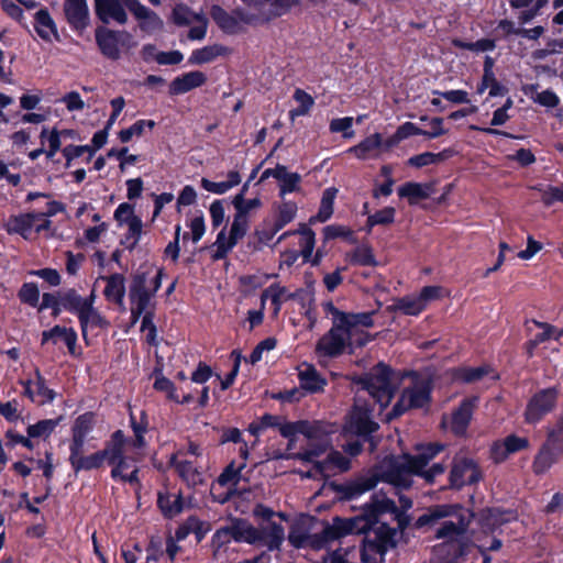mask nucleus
Instances as JSON below:
<instances>
[{
    "instance_id": "obj_42",
    "label": "nucleus",
    "mask_w": 563,
    "mask_h": 563,
    "mask_svg": "<svg viewBox=\"0 0 563 563\" xmlns=\"http://www.w3.org/2000/svg\"><path fill=\"white\" fill-rule=\"evenodd\" d=\"M452 155L453 152L451 150H443L440 153L424 152L410 157L407 163L408 165L413 166L416 168H421L428 165H435L442 163Z\"/></svg>"
},
{
    "instance_id": "obj_3",
    "label": "nucleus",
    "mask_w": 563,
    "mask_h": 563,
    "mask_svg": "<svg viewBox=\"0 0 563 563\" xmlns=\"http://www.w3.org/2000/svg\"><path fill=\"white\" fill-rule=\"evenodd\" d=\"M472 518V511L460 505H437L418 518L417 526L435 527V538L443 540L433 548L430 563H461L470 550Z\"/></svg>"
},
{
    "instance_id": "obj_61",
    "label": "nucleus",
    "mask_w": 563,
    "mask_h": 563,
    "mask_svg": "<svg viewBox=\"0 0 563 563\" xmlns=\"http://www.w3.org/2000/svg\"><path fill=\"white\" fill-rule=\"evenodd\" d=\"M353 118L344 117L339 119H333L330 122L331 132L338 133L343 132V136L346 139H352L354 136V131L352 130Z\"/></svg>"
},
{
    "instance_id": "obj_36",
    "label": "nucleus",
    "mask_w": 563,
    "mask_h": 563,
    "mask_svg": "<svg viewBox=\"0 0 563 563\" xmlns=\"http://www.w3.org/2000/svg\"><path fill=\"white\" fill-rule=\"evenodd\" d=\"M34 27L38 36L45 41L51 42L54 38H57L56 25L48 12L45 10L36 12Z\"/></svg>"
},
{
    "instance_id": "obj_50",
    "label": "nucleus",
    "mask_w": 563,
    "mask_h": 563,
    "mask_svg": "<svg viewBox=\"0 0 563 563\" xmlns=\"http://www.w3.org/2000/svg\"><path fill=\"white\" fill-rule=\"evenodd\" d=\"M154 388L158 391L165 393L167 398L175 402L188 404L192 400V396L190 394L184 395L180 399L179 395L176 393L174 384L162 375L156 377Z\"/></svg>"
},
{
    "instance_id": "obj_39",
    "label": "nucleus",
    "mask_w": 563,
    "mask_h": 563,
    "mask_svg": "<svg viewBox=\"0 0 563 563\" xmlns=\"http://www.w3.org/2000/svg\"><path fill=\"white\" fill-rule=\"evenodd\" d=\"M241 183V176L238 172L232 170L228 174V179L224 181H212L207 178L201 179V186L205 190L216 194L223 195L231 188L238 186Z\"/></svg>"
},
{
    "instance_id": "obj_19",
    "label": "nucleus",
    "mask_w": 563,
    "mask_h": 563,
    "mask_svg": "<svg viewBox=\"0 0 563 563\" xmlns=\"http://www.w3.org/2000/svg\"><path fill=\"white\" fill-rule=\"evenodd\" d=\"M479 479V471L472 460L456 459L451 471L450 482L454 488L476 483Z\"/></svg>"
},
{
    "instance_id": "obj_45",
    "label": "nucleus",
    "mask_w": 563,
    "mask_h": 563,
    "mask_svg": "<svg viewBox=\"0 0 563 563\" xmlns=\"http://www.w3.org/2000/svg\"><path fill=\"white\" fill-rule=\"evenodd\" d=\"M78 319L84 338H86L87 331L89 329L102 328L107 325L106 320L93 306L88 308L85 312H82V314H79Z\"/></svg>"
},
{
    "instance_id": "obj_17",
    "label": "nucleus",
    "mask_w": 563,
    "mask_h": 563,
    "mask_svg": "<svg viewBox=\"0 0 563 563\" xmlns=\"http://www.w3.org/2000/svg\"><path fill=\"white\" fill-rule=\"evenodd\" d=\"M49 225L51 221L44 213H25L10 219L8 231L21 234L24 239H31L34 233L48 230Z\"/></svg>"
},
{
    "instance_id": "obj_37",
    "label": "nucleus",
    "mask_w": 563,
    "mask_h": 563,
    "mask_svg": "<svg viewBox=\"0 0 563 563\" xmlns=\"http://www.w3.org/2000/svg\"><path fill=\"white\" fill-rule=\"evenodd\" d=\"M26 396L36 404H45L54 399V393L48 389L40 375L35 382L24 384Z\"/></svg>"
},
{
    "instance_id": "obj_46",
    "label": "nucleus",
    "mask_w": 563,
    "mask_h": 563,
    "mask_svg": "<svg viewBox=\"0 0 563 563\" xmlns=\"http://www.w3.org/2000/svg\"><path fill=\"white\" fill-rule=\"evenodd\" d=\"M295 233H298L300 235L299 246L301 256L303 257L305 261H310L316 244L314 232L306 224H301L300 228Z\"/></svg>"
},
{
    "instance_id": "obj_14",
    "label": "nucleus",
    "mask_w": 563,
    "mask_h": 563,
    "mask_svg": "<svg viewBox=\"0 0 563 563\" xmlns=\"http://www.w3.org/2000/svg\"><path fill=\"white\" fill-rule=\"evenodd\" d=\"M95 422V416L90 412L76 418L71 427L70 454L87 451L96 446L93 443L96 438L92 435Z\"/></svg>"
},
{
    "instance_id": "obj_57",
    "label": "nucleus",
    "mask_w": 563,
    "mask_h": 563,
    "mask_svg": "<svg viewBox=\"0 0 563 563\" xmlns=\"http://www.w3.org/2000/svg\"><path fill=\"white\" fill-rule=\"evenodd\" d=\"M276 277L275 274H266L257 272L252 275L242 276L240 282L246 290H255L265 286L271 278Z\"/></svg>"
},
{
    "instance_id": "obj_59",
    "label": "nucleus",
    "mask_w": 563,
    "mask_h": 563,
    "mask_svg": "<svg viewBox=\"0 0 563 563\" xmlns=\"http://www.w3.org/2000/svg\"><path fill=\"white\" fill-rule=\"evenodd\" d=\"M351 262L363 266L376 265L373 251L367 245L357 246L351 255Z\"/></svg>"
},
{
    "instance_id": "obj_10",
    "label": "nucleus",
    "mask_w": 563,
    "mask_h": 563,
    "mask_svg": "<svg viewBox=\"0 0 563 563\" xmlns=\"http://www.w3.org/2000/svg\"><path fill=\"white\" fill-rule=\"evenodd\" d=\"M121 431H115L110 442L101 451L85 455L86 451L69 454V462L75 472L91 471L101 467L104 463L114 464L120 455L119 443Z\"/></svg>"
},
{
    "instance_id": "obj_20",
    "label": "nucleus",
    "mask_w": 563,
    "mask_h": 563,
    "mask_svg": "<svg viewBox=\"0 0 563 563\" xmlns=\"http://www.w3.org/2000/svg\"><path fill=\"white\" fill-rule=\"evenodd\" d=\"M128 9L139 22V26L146 33H154L163 29V20L139 0H129Z\"/></svg>"
},
{
    "instance_id": "obj_30",
    "label": "nucleus",
    "mask_w": 563,
    "mask_h": 563,
    "mask_svg": "<svg viewBox=\"0 0 563 563\" xmlns=\"http://www.w3.org/2000/svg\"><path fill=\"white\" fill-rule=\"evenodd\" d=\"M58 340H62L68 347V351L71 355H76V342H77V333L73 328H65L55 325L48 331H44L42 333V343L45 344L48 341H53L56 343Z\"/></svg>"
},
{
    "instance_id": "obj_6",
    "label": "nucleus",
    "mask_w": 563,
    "mask_h": 563,
    "mask_svg": "<svg viewBox=\"0 0 563 563\" xmlns=\"http://www.w3.org/2000/svg\"><path fill=\"white\" fill-rule=\"evenodd\" d=\"M285 531L282 526L268 522L255 529L246 521H234L230 527L222 528L213 536V543L220 548L231 540L251 544L262 543L269 550L278 549L284 541Z\"/></svg>"
},
{
    "instance_id": "obj_41",
    "label": "nucleus",
    "mask_w": 563,
    "mask_h": 563,
    "mask_svg": "<svg viewBox=\"0 0 563 563\" xmlns=\"http://www.w3.org/2000/svg\"><path fill=\"white\" fill-rule=\"evenodd\" d=\"M338 194V189L334 187L327 188L321 198L320 208L318 213L310 219V223L325 222L333 213V203Z\"/></svg>"
},
{
    "instance_id": "obj_25",
    "label": "nucleus",
    "mask_w": 563,
    "mask_h": 563,
    "mask_svg": "<svg viewBox=\"0 0 563 563\" xmlns=\"http://www.w3.org/2000/svg\"><path fill=\"white\" fill-rule=\"evenodd\" d=\"M384 140L379 133H374L357 145L352 146L347 152L352 153L358 159L376 158L383 151Z\"/></svg>"
},
{
    "instance_id": "obj_43",
    "label": "nucleus",
    "mask_w": 563,
    "mask_h": 563,
    "mask_svg": "<svg viewBox=\"0 0 563 563\" xmlns=\"http://www.w3.org/2000/svg\"><path fill=\"white\" fill-rule=\"evenodd\" d=\"M60 422V418L57 419H45L34 424H30L26 429L27 435L33 439L47 440L57 426Z\"/></svg>"
},
{
    "instance_id": "obj_23",
    "label": "nucleus",
    "mask_w": 563,
    "mask_h": 563,
    "mask_svg": "<svg viewBox=\"0 0 563 563\" xmlns=\"http://www.w3.org/2000/svg\"><path fill=\"white\" fill-rule=\"evenodd\" d=\"M434 191L433 183H416L408 181L399 186L397 189L400 198H406L410 205L429 198Z\"/></svg>"
},
{
    "instance_id": "obj_27",
    "label": "nucleus",
    "mask_w": 563,
    "mask_h": 563,
    "mask_svg": "<svg viewBox=\"0 0 563 563\" xmlns=\"http://www.w3.org/2000/svg\"><path fill=\"white\" fill-rule=\"evenodd\" d=\"M96 297L95 289L91 290L88 297H82L75 290H68L62 298V306L65 310L78 317L95 305Z\"/></svg>"
},
{
    "instance_id": "obj_24",
    "label": "nucleus",
    "mask_w": 563,
    "mask_h": 563,
    "mask_svg": "<svg viewBox=\"0 0 563 563\" xmlns=\"http://www.w3.org/2000/svg\"><path fill=\"white\" fill-rule=\"evenodd\" d=\"M207 81V76L199 70L189 71L176 77L169 85L172 95H183L195 88L201 87Z\"/></svg>"
},
{
    "instance_id": "obj_12",
    "label": "nucleus",
    "mask_w": 563,
    "mask_h": 563,
    "mask_svg": "<svg viewBox=\"0 0 563 563\" xmlns=\"http://www.w3.org/2000/svg\"><path fill=\"white\" fill-rule=\"evenodd\" d=\"M249 230V218L235 214L229 232L222 229L213 243V258H223L242 240Z\"/></svg>"
},
{
    "instance_id": "obj_55",
    "label": "nucleus",
    "mask_w": 563,
    "mask_h": 563,
    "mask_svg": "<svg viewBox=\"0 0 563 563\" xmlns=\"http://www.w3.org/2000/svg\"><path fill=\"white\" fill-rule=\"evenodd\" d=\"M556 456L554 452L544 446L536 456L533 462V470L537 474L545 473L555 462Z\"/></svg>"
},
{
    "instance_id": "obj_1",
    "label": "nucleus",
    "mask_w": 563,
    "mask_h": 563,
    "mask_svg": "<svg viewBox=\"0 0 563 563\" xmlns=\"http://www.w3.org/2000/svg\"><path fill=\"white\" fill-rule=\"evenodd\" d=\"M260 421L265 429L269 427H277L280 434L289 440L288 450L295 448L300 435L305 438L308 448L303 452H299L297 454L276 453L274 457H297L305 462L312 463L313 466L309 472H307V477L320 476L321 478H328L336 472H344L350 467V461L336 451H331L324 461L317 460L330 445V441L328 439L329 431L325 430L322 423H310L308 421H282L280 418L272 415H264Z\"/></svg>"
},
{
    "instance_id": "obj_52",
    "label": "nucleus",
    "mask_w": 563,
    "mask_h": 563,
    "mask_svg": "<svg viewBox=\"0 0 563 563\" xmlns=\"http://www.w3.org/2000/svg\"><path fill=\"white\" fill-rule=\"evenodd\" d=\"M294 99L298 103V107L289 112L292 120L297 117L306 115L314 103L312 97L301 89L295 91Z\"/></svg>"
},
{
    "instance_id": "obj_18",
    "label": "nucleus",
    "mask_w": 563,
    "mask_h": 563,
    "mask_svg": "<svg viewBox=\"0 0 563 563\" xmlns=\"http://www.w3.org/2000/svg\"><path fill=\"white\" fill-rule=\"evenodd\" d=\"M93 2L96 15L103 23H126L125 8H128L129 0H93Z\"/></svg>"
},
{
    "instance_id": "obj_9",
    "label": "nucleus",
    "mask_w": 563,
    "mask_h": 563,
    "mask_svg": "<svg viewBox=\"0 0 563 563\" xmlns=\"http://www.w3.org/2000/svg\"><path fill=\"white\" fill-rule=\"evenodd\" d=\"M400 380L398 374L391 372L386 365L378 364L364 379V389L385 409L393 397L394 388Z\"/></svg>"
},
{
    "instance_id": "obj_62",
    "label": "nucleus",
    "mask_w": 563,
    "mask_h": 563,
    "mask_svg": "<svg viewBox=\"0 0 563 563\" xmlns=\"http://www.w3.org/2000/svg\"><path fill=\"white\" fill-rule=\"evenodd\" d=\"M357 551L354 548L339 549L330 554L327 563H356Z\"/></svg>"
},
{
    "instance_id": "obj_35",
    "label": "nucleus",
    "mask_w": 563,
    "mask_h": 563,
    "mask_svg": "<svg viewBox=\"0 0 563 563\" xmlns=\"http://www.w3.org/2000/svg\"><path fill=\"white\" fill-rule=\"evenodd\" d=\"M157 504L164 516L169 518L177 516L184 509L180 495L169 492H161L158 494Z\"/></svg>"
},
{
    "instance_id": "obj_63",
    "label": "nucleus",
    "mask_w": 563,
    "mask_h": 563,
    "mask_svg": "<svg viewBox=\"0 0 563 563\" xmlns=\"http://www.w3.org/2000/svg\"><path fill=\"white\" fill-rule=\"evenodd\" d=\"M19 297L21 301L35 307L40 299V291L37 286L33 283L24 284L19 292Z\"/></svg>"
},
{
    "instance_id": "obj_28",
    "label": "nucleus",
    "mask_w": 563,
    "mask_h": 563,
    "mask_svg": "<svg viewBox=\"0 0 563 563\" xmlns=\"http://www.w3.org/2000/svg\"><path fill=\"white\" fill-rule=\"evenodd\" d=\"M183 451H178L170 459L172 464L176 467L179 476L187 483L188 486H197L203 482V475L191 462L183 459Z\"/></svg>"
},
{
    "instance_id": "obj_26",
    "label": "nucleus",
    "mask_w": 563,
    "mask_h": 563,
    "mask_svg": "<svg viewBox=\"0 0 563 563\" xmlns=\"http://www.w3.org/2000/svg\"><path fill=\"white\" fill-rule=\"evenodd\" d=\"M451 377L453 380L463 382V383H475L484 380L485 383H489L496 380L498 375L495 371L488 367H477V368H457L452 371Z\"/></svg>"
},
{
    "instance_id": "obj_29",
    "label": "nucleus",
    "mask_w": 563,
    "mask_h": 563,
    "mask_svg": "<svg viewBox=\"0 0 563 563\" xmlns=\"http://www.w3.org/2000/svg\"><path fill=\"white\" fill-rule=\"evenodd\" d=\"M65 13L68 22L75 29H85L89 21V11L86 0H66Z\"/></svg>"
},
{
    "instance_id": "obj_2",
    "label": "nucleus",
    "mask_w": 563,
    "mask_h": 563,
    "mask_svg": "<svg viewBox=\"0 0 563 563\" xmlns=\"http://www.w3.org/2000/svg\"><path fill=\"white\" fill-rule=\"evenodd\" d=\"M396 517V506L393 500L383 494H376L368 504L362 516L350 519L335 518L329 528L332 538H339L347 533H364L375 530L376 541H367L362 551V563H383L384 555L388 548L395 545L397 531L389 528L385 522L380 523L384 516Z\"/></svg>"
},
{
    "instance_id": "obj_56",
    "label": "nucleus",
    "mask_w": 563,
    "mask_h": 563,
    "mask_svg": "<svg viewBox=\"0 0 563 563\" xmlns=\"http://www.w3.org/2000/svg\"><path fill=\"white\" fill-rule=\"evenodd\" d=\"M376 483L377 481L375 476L360 478L358 481L347 485L346 495L349 498H356L357 496L375 487Z\"/></svg>"
},
{
    "instance_id": "obj_31",
    "label": "nucleus",
    "mask_w": 563,
    "mask_h": 563,
    "mask_svg": "<svg viewBox=\"0 0 563 563\" xmlns=\"http://www.w3.org/2000/svg\"><path fill=\"white\" fill-rule=\"evenodd\" d=\"M291 296L287 289L280 284L274 283L269 285L261 295L262 309H265L267 301H271L273 306V313L276 317L282 308L283 302L289 299Z\"/></svg>"
},
{
    "instance_id": "obj_32",
    "label": "nucleus",
    "mask_w": 563,
    "mask_h": 563,
    "mask_svg": "<svg viewBox=\"0 0 563 563\" xmlns=\"http://www.w3.org/2000/svg\"><path fill=\"white\" fill-rule=\"evenodd\" d=\"M102 279L106 282L103 295L107 300L122 306L125 295V284L123 276L120 274H114L109 277H103Z\"/></svg>"
},
{
    "instance_id": "obj_11",
    "label": "nucleus",
    "mask_w": 563,
    "mask_h": 563,
    "mask_svg": "<svg viewBox=\"0 0 563 563\" xmlns=\"http://www.w3.org/2000/svg\"><path fill=\"white\" fill-rule=\"evenodd\" d=\"M96 41L101 53L111 59H119L123 51L136 46L133 36L126 31H112L99 29L96 32Z\"/></svg>"
},
{
    "instance_id": "obj_60",
    "label": "nucleus",
    "mask_w": 563,
    "mask_h": 563,
    "mask_svg": "<svg viewBox=\"0 0 563 563\" xmlns=\"http://www.w3.org/2000/svg\"><path fill=\"white\" fill-rule=\"evenodd\" d=\"M446 291L441 286H426L418 294L420 301L424 309L433 301H437L444 297Z\"/></svg>"
},
{
    "instance_id": "obj_54",
    "label": "nucleus",
    "mask_w": 563,
    "mask_h": 563,
    "mask_svg": "<svg viewBox=\"0 0 563 563\" xmlns=\"http://www.w3.org/2000/svg\"><path fill=\"white\" fill-rule=\"evenodd\" d=\"M245 464L241 463L235 466L234 463H231L224 472L219 476L218 484L220 486H225L228 489H231L235 485H238L241 478V471L244 468Z\"/></svg>"
},
{
    "instance_id": "obj_33",
    "label": "nucleus",
    "mask_w": 563,
    "mask_h": 563,
    "mask_svg": "<svg viewBox=\"0 0 563 563\" xmlns=\"http://www.w3.org/2000/svg\"><path fill=\"white\" fill-rule=\"evenodd\" d=\"M515 519V514L511 511H501L498 509H488L481 516V525L485 533L493 532L500 525Z\"/></svg>"
},
{
    "instance_id": "obj_15",
    "label": "nucleus",
    "mask_w": 563,
    "mask_h": 563,
    "mask_svg": "<svg viewBox=\"0 0 563 563\" xmlns=\"http://www.w3.org/2000/svg\"><path fill=\"white\" fill-rule=\"evenodd\" d=\"M559 390L554 387L541 389L536 393L527 404L525 420L528 423L539 422L551 412L556 404Z\"/></svg>"
},
{
    "instance_id": "obj_58",
    "label": "nucleus",
    "mask_w": 563,
    "mask_h": 563,
    "mask_svg": "<svg viewBox=\"0 0 563 563\" xmlns=\"http://www.w3.org/2000/svg\"><path fill=\"white\" fill-rule=\"evenodd\" d=\"M396 210L393 207H386L382 210L376 211L374 214L367 218V227L368 231L372 230L373 227L378 224H389L395 220Z\"/></svg>"
},
{
    "instance_id": "obj_22",
    "label": "nucleus",
    "mask_w": 563,
    "mask_h": 563,
    "mask_svg": "<svg viewBox=\"0 0 563 563\" xmlns=\"http://www.w3.org/2000/svg\"><path fill=\"white\" fill-rule=\"evenodd\" d=\"M529 442L527 438H520L517 435H508L503 441L494 443L492 448V455L496 462L505 461L510 454H514L528 446Z\"/></svg>"
},
{
    "instance_id": "obj_53",
    "label": "nucleus",
    "mask_w": 563,
    "mask_h": 563,
    "mask_svg": "<svg viewBox=\"0 0 563 563\" xmlns=\"http://www.w3.org/2000/svg\"><path fill=\"white\" fill-rule=\"evenodd\" d=\"M245 190H246V186H244L242 191L233 198L232 203H233L234 208L236 209L235 214L247 217V213L254 209L260 208L262 202L258 198L245 199V197H244Z\"/></svg>"
},
{
    "instance_id": "obj_7",
    "label": "nucleus",
    "mask_w": 563,
    "mask_h": 563,
    "mask_svg": "<svg viewBox=\"0 0 563 563\" xmlns=\"http://www.w3.org/2000/svg\"><path fill=\"white\" fill-rule=\"evenodd\" d=\"M143 433L144 430L141 427L134 426L135 438L133 440H126L121 431V441L119 443L120 455L117 462L111 464L113 466L111 471L113 479H120L132 485L139 484V468L135 464V460L146 445Z\"/></svg>"
},
{
    "instance_id": "obj_47",
    "label": "nucleus",
    "mask_w": 563,
    "mask_h": 563,
    "mask_svg": "<svg viewBox=\"0 0 563 563\" xmlns=\"http://www.w3.org/2000/svg\"><path fill=\"white\" fill-rule=\"evenodd\" d=\"M277 181L279 183V195L284 197L287 194L300 190L301 176L297 173L288 172L284 166Z\"/></svg>"
},
{
    "instance_id": "obj_16",
    "label": "nucleus",
    "mask_w": 563,
    "mask_h": 563,
    "mask_svg": "<svg viewBox=\"0 0 563 563\" xmlns=\"http://www.w3.org/2000/svg\"><path fill=\"white\" fill-rule=\"evenodd\" d=\"M377 427V423L371 419L366 404H362L361 399L357 398L345 423L344 435L365 437L376 431Z\"/></svg>"
},
{
    "instance_id": "obj_51",
    "label": "nucleus",
    "mask_w": 563,
    "mask_h": 563,
    "mask_svg": "<svg viewBox=\"0 0 563 563\" xmlns=\"http://www.w3.org/2000/svg\"><path fill=\"white\" fill-rule=\"evenodd\" d=\"M154 126L155 122L153 120H139L128 129L121 130L118 136L122 143H128L132 137L141 136L146 129L152 130Z\"/></svg>"
},
{
    "instance_id": "obj_8",
    "label": "nucleus",
    "mask_w": 563,
    "mask_h": 563,
    "mask_svg": "<svg viewBox=\"0 0 563 563\" xmlns=\"http://www.w3.org/2000/svg\"><path fill=\"white\" fill-rule=\"evenodd\" d=\"M402 391L391 411L386 415V420L401 416L412 408H423L430 401V382L413 374L404 375Z\"/></svg>"
},
{
    "instance_id": "obj_21",
    "label": "nucleus",
    "mask_w": 563,
    "mask_h": 563,
    "mask_svg": "<svg viewBox=\"0 0 563 563\" xmlns=\"http://www.w3.org/2000/svg\"><path fill=\"white\" fill-rule=\"evenodd\" d=\"M476 401L477 398L465 399L459 409L453 412L450 422L446 420L443 421L444 427L449 428L455 434H463L471 421Z\"/></svg>"
},
{
    "instance_id": "obj_13",
    "label": "nucleus",
    "mask_w": 563,
    "mask_h": 563,
    "mask_svg": "<svg viewBox=\"0 0 563 563\" xmlns=\"http://www.w3.org/2000/svg\"><path fill=\"white\" fill-rule=\"evenodd\" d=\"M211 14L219 27L228 34H238L244 30L245 25L263 23L258 13L244 11L228 13L219 7H214Z\"/></svg>"
},
{
    "instance_id": "obj_48",
    "label": "nucleus",
    "mask_w": 563,
    "mask_h": 563,
    "mask_svg": "<svg viewBox=\"0 0 563 563\" xmlns=\"http://www.w3.org/2000/svg\"><path fill=\"white\" fill-rule=\"evenodd\" d=\"M394 308L409 316H418L424 310L418 294L408 295L397 299L394 303Z\"/></svg>"
},
{
    "instance_id": "obj_49",
    "label": "nucleus",
    "mask_w": 563,
    "mask_h": 563,
    "mask_svg": "<svg viewBox=\"0 0 563 563\" xmlns=\"http://www.w3.org/2000/svg\"><path fill=\"white\" fill-rule=\"evenodd\" d=\"M130 296H131V302H132V307H131L132 317H133L134 321H136V319L147 308L150 300H151V295L146 290L142 289L141 287H134L131 289Z\"/></svg>"
},
{
    "instance_id": "obj_4",
    "label": "nucleus",
    "mask_w": 563,
    "mask_h": 563,
    "mask_svg": "<svg viewBox=\"0 0 563 563\" xmlns=\"http://www.w3.org/2000/svg\"><path fill=\"white\" fill-rule=\"evenodd\" d=\"M325 310L331 316L332 328L317 344L319 356L333 357L340 355L346 346H363L369 341L366 329L373 325L371 313H345L332 303H327Z\"/></svg>"
},
{
    "instance_id": "obj_34",
    "label": "nucleus",
    "mask_w": 563,
    "mask_h": 563,
    "mask_svg": "<svg viewBox=\"0 0 563 563\" xmlns=\"http://www.w3.org/2000/svg\"><path fill=\"white\" fill-rule=\"evenodd\" d=\"M298 377L300 386L312 393L321 390L325 385V380L318 374L316 368L309 364L299 366Z\"/></svg>"
},
{
    "instance_id": "obj_64",
    "label": "nucleus",
    "mask_w": 563,
    "mask_h": 563,
    "mask_svg": "<svg viewBox=\"0 0 563 563\" xmlns=\"http://www.w3.org/2000/svg\"><path fill=\"white\" fill-rule=\"evenodd\" d=\"M89 153V158L95 154L89 145H68L63 150V155L66 158V165L70 166L71 161L80 157L84 153Z\"/></svg>"
},
{
    "instance_id": "obj_40",
    "label": "nucleus",
    "mask_w": 563,
    "mask_h": 563,
    "mask_svg": "<svg viewBox=\"0 0 563 563\" xmlns=\"http://www.w3.org/2000/svg\"><path fill=\"white\" fill-rule=\"evenodd\" d=\"M227 48L219 44L205 46L196 49L189 57V63L194 65H202L214 60L217 57L227 54Z\"/></svg>"
},
{
    "instance_id": "obj_5",
    "label": "nucleus",
    "mask_w": 563,
    "mask_h": 563,
    "mask_svg": "<svg viewBox=\"0 0 563 563\" xmlns=\"http://www.w3.org/2000/svg\"><path fill=\"white\" fill-rule=\"evenodd\" d=\"M443 446L440 444H421L417 446L413 455L405 454L390 461V468L383 473V481L400 488L411 485L412 475L423 477L427 482L444 472L441 464H433L426 468L429 462L440 452Z\"/></svg>"
},
{
    "instance_id": "obj_38",
    "label": "nucleus",
    "mask_w": 563,
    "mask_h": 563,
    "mask_svg": "<svg viewBox=\"0 0 563 563\" xmlns=\"http://www.w3.org/2000/svg\"><path fill=\"white\" fill-rule=\"evenodd\" d=\"M300 0H273L268 1L266 5H269L267 11L261 9L258 12L260 20L264 23L274 18L280 16L289 12L294 7L299 4Z\"/></svg>"
},
{
    "instance_id": "obj_44",
    "label": "nucleus",
    "mask_w": 563,
    "mask_h": 563,
    "mask_svg": "<svg viewBox=\"0 0 563 563\" xmlns=\"http://www.w3.org/2000/svg\"><path fill=\"white\" fill-rule=\"evenodd\" d=\"M298 207L294 201H284L276 208L275 231H279L286 224L290 223L297 214Z\"/></svg>"
}]
</instances>
